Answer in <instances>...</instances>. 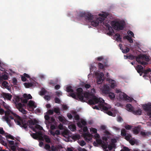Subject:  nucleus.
I'll return each mask as SVG.
<instances>
[{
	"mask_svg": "<svg viewBox=\"0 0 151 151\" xmlns=\"http://www.w3.org/2000/svg\"><path fill=\"white\" fill-rule=\"evenodd\" d=\"M71 97L75 99H79L82 102L84 101V98L89 99L88 103L90 105L95 104L99 102H101V100L104 102V100L101 98L97 97L94 95H91L89 93L87 92H83V90L81 88H79L76 89V94L72 93L71 95Z\"/></svg>",
	"mask_w": 151,
	"mask_h": 151,
	"instance_id": "obj_1",
	"label": "nucleus"
},
{
	"mask_svg": "<svg viewBox=\"0 0 151 151\" xmlns=\"http://www.w3.org/2000/svg\"><path fill=\"white\" fill-rule=\"evenodd\" d=\"M3 104L4 108L7 110L5 112V115L3 117V118L9 126L10 127H11L12 125V123L11 122L9 118L12 119H14V117L11 115L12 114L15 117V118H17V116H18V115H17L15 113H14L10 109V107L5 102H3Z\"/></svg>",
	"mask_w": 151,
	"mask_h": 151,
	"instance_id": "obj_2",
	"label": "nucleus"
},
{
	"mask_svg": "<svg viewBox=\"0 0 151 151\" xmlns=\"http://www.w3.org/2000/svg\"><path fill=\"white\" fill-rule=\"evenodd\" d=\"M14 121L17 125H19L22 127H23L25 129L27 128L28 124L29 127H31V126L35 124V125L38 123V122L36 119L33 120L31 119L27 121L25 119H22L19 116H17V118L14 119Z\"/></svg>",
	"mask_w": 151,
	"mask_h": 151,
	"instance_id": "obj_3",
	"label": "nucleus"
},
{
	"mask_svg": "<svg viewBox=\"0 0 151 151\" xmlns=\"http://www.w3.org/2000/svg\"><path fill=\"white\" fill-rule=\"evenodd\" d=\"M106 15L104 14H102L101 17H98L93 19L92 21L90 22H91V25L94 26L96 27L99 25V23H101L103 22L106 17Z\"/></svg>",
	"mask_w": 151,
	"mask_h": 151,
	"instance_id": "obj_4",
	"label": "nucleus"
},
{
	"mask_svg": "<svg viewBox=\"0 0 151 151\" xmlns=\"http://www.w3.org/2000/svg\"><path fill=\"white\" fill-rule=\"evenodd\" d=\"M124 22L122 21H113L112 24L113 28L118 30L123 29L124 27Z\"/></svg>",
	"mask_w": 151,
	"mask_h": 151,
	"instance_id": "obj_5",
	"label": "nucleus"
},
{
	"mask_svg": "<svg viewBox=\"0 0 151 151\" xmlns=\"http://www.w3.org/2000/svg\"><path fill=\"white\" fill-rule=\"evenodd\" d=\"M144 60L146 62H148L150 60V59L147 56L145 55L139 56L136 58V61L138 63L144 65H147V63L144 61Z\"/></svg>",
	"mask_w": 151,
	"mask_h": 151,
	"instance_id": "obj_6",
	"label": "nucleus"
},
{
	"mask_svg": "<svg viewBox=\"0 0 151 151\" xmlns=\"http://www.w3.org/2000/svg\"><path fill=\"white\" fill-rule=\"evenodd\" d=\"M126 107L127 110L132 112L135 115H140L141 114L142 111L141 109H139L136 110H134V109L133 107L129 104H127Z\"/></svg>",
	"mask_w": 151,
	"mask_h": 151,
	"instance_id": "obj_7",
	"label": "nucleus"
},
{
	"mask_svg": "<svg viewBox=\"0 0 151 151\" xmlns=\"http://www.w3.org/2000/svg\"><path fill=\"white\" fill-rule=\"evenodd\" d=\"M143 107L144 110L147 112V115L151 118V104H145L143 105Z\"/></svg>",
	"mask_w": 151,
	"mask_h": 151,
	"instance_id": "obj_8",
	"label": "nucleus"
},
{
	"mask_svg": "<svg viewBox=\"0 0 151 151\" xmlns=\"http://www.w3.org/2000/svg\"><path fill=\"white\" fill-rule=\"evenodd\" d=\"M119 98L121 99L124 100H125L132 101L133 99L127 96L125 93L123 92L120 93L119 95Z\"/></svg>",
	"mask_w": 151,
	"mask_h": 151,
	"instance_id": "obj_9",
	"label": "nucleus"
},
{
	"mask_svg": "<svg viewBox=\"0 0 151 151\" xmlns=\"http://www.w3.org/2000/svg\"><path fill=\"white\" fill-rule=\"evenodd\" d=\"M101 91L103 94L107 95L110 91L109 86L107 85H104L103 87L101 89Z\"/></svg>",
	"mask_w": 151,
	"mask_h": 151,
	"instance_id": "obj_10",
	"label": "nucleus"
},
{
	"mask_svg": "<svg viewBox=\"0 0 151 151\" xmlns=\"http://www.w3.org/2000/svg\"><path fill=\"white\" fill-rule=\"evenodd\" d=\"M84 17L86 20L88 22L92 21L94 17L93 15L89 12L86 13Z\"/></svg>",
	"mask_w": 151,
	"mask_h": 151,
	"instance_id": "obj_11",
	"label": "nucleus"
},
{
	"mask_svg": "<svg viewBox=\"0 0 151 151\" xmlns=\"http://www.w3.org/2000/svg\"><path fill=\"white\" fill-rule=\"evenodd\" d=\"M101 101L102 102H99V103H101V104H100V110L101 111H108V109H110V107H107L106 106H105L103 104V103H104V101L103 102H102V100H101Z\"/></svg>",
	"mask_w": 151,
	"mask_h": 151,
	"instance_id": "obj_12",
	"label": "nucleus"
},
{
	"mask_svg": "<svg viewBox=\"0 0 151 151\" xmlns=\"http://www.w3.org/2000/svg\"><path fill=\"white\" fill-rule=\"evenodd\" d=\"M66 91L68 92H70L68 95L71 96V94L74 93L76 95V92H74V90L72 89V87L71 86H69L66 87Z\"/></svg>",
	"mask_w": 151,
	"mask_h": 151,
	"instance_id": "obj_13",
	"label": "nucleus"
},
{
	"mask_svg": "<svg viewBox=\"0 0 151 151\" xmlns=\"http://www.w3.org/2000/svg\"><path fill=\"white\" fill-rule=\"evenodd\" d=\"M106 28L107 29V30L109 31V33H108V34L110 35H113L114 32L111 27V26L108 24H106Z\"/></svg>",
	"mask_w": 151,
	"mask_h": 151,
	"instance_id": "obj_14",
	"label": "nucleus"
},
{
	"mask_svg": "<svg viewBox=\"0 0 151 151\" xmlns=\"http://www.w3.org/2000/svg\"><path fill=\"white\" fill-rule=\"evenodd\" d=\"M18 109L19 111L23 114H25L27 113V111L22 107V105L21 103H19L18 104Z\"/></svg>",
	"mask_w": 151,
	"mask_h": 151,
	"instance_id": "obj_15",
	"label": "nucleus"
},
{
	"mask_svg": "<svg viewBox=\"0 0 151 151\" xmlns=\"http://www.w3.org/2000/svg\"><path fill=\"white\" fill-rule=\"evenodd\" d=\"M3 96L4 98L8 100H10L12 97V95L9 93H3Z\"/></svg>",
	"mask_w": 151,
	"mask_h": 151,
	"instance_id": "obj_16",
	"label": "nucleus"
},
{
	"mask_svg": "<svg viewBox=\"0 0 151 151\" xmlns=\"http://www.w3.org/2000/svg\"><path fill=\"white\" fill-rule=\"evenodd\" d=\"M28 106L30 108H35L37 106L35 104V102L32 100L30 101L28 104Z\"/></svg>",
	"mask_w": 151,
	"mask_h": 151,
	"instance_id": "obj_17",
	"label": "nucleus"
},
{
	"mask_svg": "<svg viewBox=\"0 0 151 151\" xmlns=\"http://www.w3.org/2000/svg\"><path fill=\"white\" fill-rule=\"evenodd\" d=\"M135 68L138 73H139L143 71V67L140 65H137V66L135 67Z\"/></svg>",
	"mask_w": 151,
	"mask_h": 151,
	"instance_id": "obj_18",
	"label": "nucleus"
},
{
	"mask_svg": "<svg viewBox=\"0 0 151 151\" xmlns=\"http://www.w3.org/2000/svg\"><path fill=\"white\" fill-rule=\"evenodd\" d=\"M143 71L144 74L143 77H144L148 76L149 73L151 71V70L150 68H148L147 70H143Z\"/></svg>",
	"mask_w": 151,
	"mask_h": 151,
	"instance_id": "obj_19",
	"label": "nucleus"
},
{
	"mask_svg": "<svg viewBox=\"0 0 151 151\" xmlns=\"http://www.w3.org/2000/svg\"><path fill=\"white\" fill-rule=\"evenodd\" d=\"M35 129L41 130L43 129V128L40 125L36 124L35 125V127H32V129L33 131L35 132H36V131L35 130Z\"/></svg>",
	"mask_w": 151,
	"mask_h": 151,
	"instance_id": "obj_20",
	"label": "nucleus"
},
{
	"mask_svg": "<svg viewBox=\"0 0 151 151\" xmlns=\"http://www.w3.org/2000/svg\"><path fill=\"white\" fill-rule=\"evenodd\" d=\"M49 132L51 135H52L53 136H54L56 134L57 135H60V131L59 130H56L55 132L53 131L50 130Z\"/></svg>",
	"mask_w": 151,
	"mask_h": 151,
	"instance_id": "obj_21",
	"label": "nucleus"
},
{
	"mask_svg": "<svg viewBox=\"0 0 151 151\" xmlns=\"http://www.w3.org/2000/svg\"><path fill=\"white\" fill-rule=\"evenodd\" d=\"M36 134L37 135V137H38L39 139L42 141L43 140L42 138L43 137V136H42V133L41 131H40L37 132Z\"/></svg>",
	"mask_w": 151,
	"mask_h": 151,
	"instance_id": "obj_22",
	"label": "nucleus"
},
{
	"mask_svg": "<svg viewBox=\"0 0 151 151\" xmlns=\"http://www.w3.org/2000/svg\"><path fill=\"white\" fill-rule=\"evenodd\" d=\"M43 139L45 140V142L48 143H49L51 142V141L50 138L48 136L46 135H43Z\"/></svg>",
	"mask_w": 151,
	"mask_h": 151,
	"instance_id": "obj_23",
	"label": "nucleus"
},
{
	"mask_svg": "<svg viewBox=\"0 0 151 151\" xmlns=\"http://www.w3.org/2000/svg\"><path fill=\"white\" fill-rule=\"evenodd\" d=\"M122 46V45L121 44L119 45V46L121 50H122V51L123 53H126L129 52V48L128 47H126L125 49L123 50V48H122L120 46Z\"/></svg>",
	"mask_w": 151,
	"mask_h": 151,
	"instance_id": "obj_24",
	"label": "nucleus"
},
{
	"mask_svg": "<svg viewBox=\"0 0 151 151\" xmlns=\"http://www.w3.org/2000/svg\"><path fill=\"white\" fill-rule=\"evenodd\" d=\"M124 39H126L130 43H133V40L131 37L129 35H126L124 37Z\"/></svg>",
	"mask_w": 151,
	"mask_h": 151,
	"instance_id": "obj_25",
	"label": "nucleus"
},
{
	"mask_svg": "<svg viewBox=\"0 0 151 151\" xmlns=\"http://www.w3.org/2000/svg\"><path fill=\"white\" fill-rule=\"evenodd\" d=\"M101 147L104 150L108 148V142H103V143L101 144Z\"/></svg>",
	"mask_w": 151,
	"mask_h": 151,
	"instance_id": "obj_26",
	"label": "nucleus"
},
{
	"mask_svg": "<svg viewBox=\"0 0 151 151\" xmlns=\"http://www.w3.org/2000/svg\"><path fill=\"white\" fill-rule=\"evenodd\" d=\"M107 95H108V96L111 99H114L115 97L114 94L112 92H109V93L107 94Z\"/></svg>",
	"mask_w": 151,
	"mask_h": 151,
	"instance_id": "obj_27",
	"label": "nucleus"
},
{
	"mask_svg": "<svg viewBox=\"0 0 151 151\" xmlns=\"http://www.w3.org/2000/svg\"><path fill=\"white\" fill-rule=\"evenodd\" d=\"M115 36L116 37V40H117L121 42L122 40V38L119 34L116 33L115 34Z\"/></svg>",
	"mask_w": 151,
	"mask_h": 151,
	"instance_id": "obj_28",
	"label": "nucleus"
},
{
	"mask_svg": "<svg viewBox=\"0 0 151 151\" xmlns=\"http://www.w3.org/2000/svg\"><path fill=\"white\" fill-rule=\"evenodd\" d=\"M80 138V136L79 134H76L72 136V139L75 141L79 139Z\"/></svg>",
	"mask_w": 151,
	"mask_h": 151,
	"instance_id": "obj_29",
	"label": "nucleus"
},
{
	"mask_svg": "<svg viewBox=\"0 0 151 151\" xmlns=\"http://www.w3.org/2000/svg\"><path fill=\"white\" fill-rule=\"evenodd\" d=\"M23 96L24 98L27 99L28 100L29 99H31L32 98V96L30 94L27 95L26 93H24L23 95Z\"/></svg>",
	"mask_w": 151,
	"mask_h": 151,
	"instance_id": "obj_30",
	"label": "nucleus"
},
{
	"mask_svg": "<svg viewBox=\"0 0 151 151\" xmlns=\"http://www.w3.org/2000/svg\"><path fill=\"white\" fill-rule=\"evenodd\" d=\"M69 128L72 131H74L76 129V127L74 125H71L69 126Z\"/></svg>",
	"mask_w": 151,
	"mask_h": 151,
	"instance_id": "obj_31",
	"label": "nucleus"
},
{
	"mask_svg": "<svg viewBox=\"0 0 151 151\" xmlns=\"http://www.w3.org/2000/svg\"><path fill=\"white\" fill-rule=\"evenodd\" d=\"M53 112L59 114H60V111L59 108L58 107L54 108L53 109Z\"/></svg>",
	"mask_w": 151,
	"mask_h": 151,
	"instance_id": "obj_32",
	"label": "nucleus"
},
{
	"mask_svg": "<svg viewBox=\"0 0 151 151\" xmlns=\"http://www.w3.org/2000/svg\"><path fill=\"white\" fill-rule=\"evenodd\" d=\"M47 91L44 88H42L40 92V95L41 96H43L46 93Z\"/></svg>",
	"mask_w": 151,
	"mask_h": 151,
	"instance_id": "obj_33",
	"label": "nucleus"
},
{
	"mask_svg": "<svg viewBox=\"0 0 151 151\" xmlns=\"http://www.w3.org/2000/svg\"><path fill=\"white\" fill-rule=\"evenodd\" d=\"M24 84L25 87L27 88L32 87L33 85V84L31 83H25Z\"/></svg>",
	"mask_w": 151,
	"mask_h": 151,
	"instance_id": "obj_34",
	"label": "nucleus"
},
{
	"mask_svg": "<svg viewBox=\"0 0 151 151\" xmlns=\"http://www.w3.org/2000/svg\"><path fill=\"white\" fill-rule=\"evenodd\" d=\"M58 119L60 122H66L65 119L63 116H59L58 117Z\"/></svg>",
	"mask_w": 151,
	"mask_h": 151,
	"instance_id": "obj_35",
	"label": "nucleus"
},
{
	"mask_svg": "<svg viewBox=\"0 0 151 151\" xmlns=\"http://www.w3.org/2000/svg\"><path fill=\"white\" fill-rule=\"evenodd\" d=\"M127 135L126 131L124 129H122L121 131V135L124 137Z\"/></svg>",
	"mask_w": 151,
	"mask_h": 151,
	"instance_id": "obj_36",
	"label": "nucleus"
},
{
	"mask_svg": "<svg viewBox=\"0 0 151 151\" xmlns=\"http://www.w3.org/2000/svg\"><path fill=\"white\" fill-rule=\"evenodd\" d=\"M110 86L111 88H114L116 86L115 81L114 80H112L110 83Z\"/></svg>",
	"mask_w": 151,
	"mask_h": 151,
	"instance_id": "obj_37",
	"label": "nucleus"
},
{
	"mask_svg": "<svg viewBox=\"0 0 151 151\" xmlns=\"http://www.w3.org/2000/svg\"><path fill=\"white\" fill-rule=\"evenodd\" d=\"M132 131L133 133L135 134H138L139 132V130L138 128L137 127H135L133 129Z\"/></svg>",
	"mask_w": 151,
	"mask_h": 151,
	"instance_id": "obj_38",
	"label": "nucleus"
},
{
	"mask_svg": "<svg viewBox=\"0 0 151 151\" xmlns=\"http://www.w3.org/2000/svg\"><path fill=\"white\" fill-rule=\"evenodd\" d=\"M86 13L85 12H80L78 13V16L80 17H85Z\"/></svg>",
	"mask_w": 151,
	"mask_h": 151,
	"instance_id": "obj_39",
	"label": "nucleus"
},
{
	"mask_svg": "<svg viewBox=\"0 0 151 151\" xmlns=\"http://www.w3.org/2000/svg\"><path fill=\"white\" fill-rule=\"evenodd\" d=\"M8 84L7 81H4L2 82V85L6 88H7L8 87Z\"/></svg>",
	"mask_w": 151,
	"mask_h": 151,
	"instance_id": "obj_40",
	"label": "nucleus"
},
{
	"mask_svg": "<svg viewBox=\"0 0 151 151\" xmlns=\"http://www.w3.org/2000/svg\"><path fill=\"white\" fill-rule=\"evenodd\" d=\"M98 66L99 69H103L104 68V66L103 64L100 63H98Z\"/></svg>",
	"mask_w": 151,
	"mask_h": 151,
	"instance_id": "obj_41",
	"label": "nucleus"
},
{
	"mask_svg": "<svg viewBox=\"0 0 151 151\" xmlns=\"http://www.w3.org/2000/svg\"><path fill=\"white\" fill-rule=\"evenodd\" d=\"M31 135L35 139H39L38 137H37V135L36 133H33L32 134H31Z\"/></svg>",
	"mask_w": 151,
	"mask_h": 151,
	"instance_id": "obj_42",
	"label": "nucleus"
},
{
	"mask_svg": "<svg viewBox=\"0 0 151 151\" xmlns=\"http://www.w3.org/2000/svg\"><path fill=\"white\" fill-rule=\"evenodd\" d=\"M115 147V145L114 144H112L111 145H109L108 147L109 151H111L112 150L113 147Z\"/></svg>",
	"mask_w": 151,
	"mask_h": 151,
	"instance_id": "obj_43",
	"label": "nucleus"
},
{
	"mask_svg": "<svg viewBox=\"0 0 151 151\" xmlns=\"http://www.w3.org/2000/svg\"><path fill=\"white\" fill-rule=\"evenodd\" d=\"M8 78V76L6 74H4L2 75V76H1V80L2 79L5 80L7 79Z\"/></svg>",
	"mask_w": 151,
	"mask_h": 151,
	"instance_id": "obj_44",
	"label": "nucleus"
},
{
	"mask_svg": "<svg viewBox=\"0 0 151 151\" xmlns=\"http://www.w3.org/2000/svg\"><path fill=\"white\" fill-rule=\"evenodd\" d=\"M127 58L129 59L130 60H132L134 59L135 56L132 55H129L126 56Z\"/></svg>",
	"mask_w": 151,
	"mask_h": 151,
	"instance_id": "obj_45",
	"label": "nucleus"
},
{
	"mask_svg": "<svg viewBox=\"0 0 151 151\" xmlns=\"http://www.w3.org/2000/svg\"><path fill=\"white\" fill-rule=\"evenodd\" d=\"M125 137V139L128 141H129L131 137V136L129 134H128L127 135H126Z\"/></svg>",
	"mask_w": 151,
	"mask_h": 151,
	"instance_id": "obj_46",
	"label": "nucleus"
},
{
	"mask_svg": "<svg viewBox=\"0 0 151 151\" xmlns=\"http://www.w3.org/2000/svg\"><path fill=\"white\" fill-rule=\"evenodd\" d=\"M103 81L102 79L101 78V77L97 79V83L98 84H101L102 83Z\"/></svg>",
	"mask_w": 151,
	"mask_h": 151,
	"instance_id": "obj_47",
	"label": "nucleus"
},
{
	"mask_svg": "<svg viewBox=\"0 0 151 151\" xmlns=\"http://www.w3.org/2000/svg\"><path fill=\"white\" fill-rule=\"evenodd\" d=\"M45 149H46V150H47L49 151H51V147L50 145L46 144L45 145Z\"/></svg>",
	"mask_w": 151,
	"mask_h": 151,
	"instance_id": "obj_48",
	"label": "nucleus"
},
{
	"mask_svg": "<svg viewBox=\"0 0 151 151\" xmlns=\"http://www.w3.org/2000/svg\"><path fill=\"white\" fill-rule=\"evenodd\" d=\"M75 114L74 118L76 120H79L80 119V116L79 115L76 114V112H74Z\"/></svg>",
	"mask_w": 151,
	"mask_h": 151,
	"instance_id": "obj_49",
	"label": "nucleus"
},
{
	"mask_svg": "<svg viewBox=\"0 0 151 151\" xmlns=\"http://www.w3.org/2000/svg\"><path fill=\"white\" fill-rule=\"evenodd\" d=\"M92 134H95L97 132V130L96 129L94 128H91L90 130Z\"/></svg>",
	"mask_w": 151,
	"mask_h": 151,
	"instance_id": "obj_50",
	"label": "nucleus"
},
{
	"mask_svg": "<svg viewBox=\"0 0 151 151\" xmlns=\"http://www.w3.org/2000/svg\"><path fill=\"white\" fill-rule=\"evenodd\" d=\"M21 99L19 96H17L15 99V101L19 104L20 100H21Z\"/></svg>",
	"mask_w": 151,
	"mask_h": 151,
	"instance_id": "obj_51",
	"label": "nucleus"
},
{
	"mask_svg": "<svg viewBox=\"0 0 151 151\" xmlns=\"http://www.w3.org/2000/svg\"><path fill=\"white\" fill-rule=\"evenodd\" d=\"M86 142L83 140L81 141V142H80L79 143V145L81 146H84L86 145Z\"/></svg>",
	"mask_w": 151,
	"mask_h": 151,
	"instance_id": "obj_52",
	"label": "nucleus"
},
{
	"mask_svg": "<svg viewBox=\"0 0 151 151\" xmlns=\"http://www.w3.org/2000/svg\"><path fill=\"white\" fill-rule=\"evenodd\" d=\"M44 98L46 100L49 101L50 99V96L48 95H45Z\"/></svg>",
	"mask_w": 151,
	"mask_h": 151,
	"instance_id": "obj_53",
	"label": "nucleus"
},
{
	"mask_svg": "<svg viewBox=\"0 0 151 151\" xmlns=\"http://www.w3.org/2000/svg\"><path fill=\"white\" fill-rule=\"evenodd\" d=\"M55 103L59 104L60 102V100L57 97L55 98Z\"/></svg>",
	"mask_w": 151,
	"mask_h": 151,
	"instance_id": "obj_54",
	"label": "nucleus"
},
{
	"mask_svg": "<svg viewBox=\"0 0 151 151\" xmlns=\"http://www.w3.org/2000/svg\"><path fill=\"white\" fill-rule=\"evenodd\" d=\"M129 149L126 147H123V149H122L120 151H129Z\"/></svg>",
	"mask_w": 151,
	"mask_h": 151,
	"instance_id": "obj_55",
	"label": "nucleus"
},
{
	"mask_svg": "<svg viewBox=\"0 0 151 151\" xmlns=\"http://www.w3.org/2000/svg\"><path fill=\"white\" fill-rule=\"evenodd\" d=\"M117 121L118 122H122L123 121V119L121 116H119L117 117Z\"/></svg>",
	"mask_w": 151,
	"mask_h": 151,
	"instance_id": "obj_56",
	"label": "nucleus"
},
{
	"mask_svg": "<svg viewBox=\"0 0 151 151\" xmlns=\"http://www.w3.org/2000/svg\"><path fill=\"white\" fill-rule=\"evenodd\" d=\"M21 101L22 102L26 104L28 100L26 98L23 99H21Z\"/></svg>",
	"mask_w": 151,
	"mask_h": 151,
	"instance_id": "obj_57",
	"label": "nucleus"
},
{
	"mask_svg": "<svg viewBox=\"0 0 151 151\" xmlns=\"http://www.w3.org/2000/svg\"><path fill=\"white\" fill-rule=\"evenodd\" d=\"M49 83L50 85L52 86H54L56 84V83L55 82L52 80H50V81Z\"/></svg>",
	"mask_w": 151,
	"mask_h": 151,
	"instance_id": "obj_58",
	"label": "nucleus"
},
{
	"mask_svg": "<svg viewBox=\"0 0 151 151\" xmlns=\"http://www.w3.org/2000/svg\"><path fill=\"white\" fill-rule=\"evenodd\" d=\"M81 123L82 125L83 126H85L86 125V122L84 120H81Z\"/></svg>",
	"mask_w": 151,
	"mask_h": 151,
	"instance_id": "obj_59",
	"label": "nucleus"
},
{
	"mask_svg": "<svg viewBox=\"0 0 151 151\" xmlns=\"http://www.w3.org/2000/svg\"><path fill=\"white\" fill-rule=\"evenodd\" d=\"M100 104H99L98 106L95 105L94 106V107H93L94 109H96L97 110H100Z\"/></svg>",
	"mask_w": 151,
	"mask_h": 151,
	"instance_id": "obj_60",
	"label": "nucleus"
},
{
	"mask_svg": "<svg viewBox=\"0 0 151 151\" xmlns=\"http://www.w3.org/2000/svg\"><path fill=\"white\" fill-rule=\"evenodd\" d=\"M5 132L3 128L1 127L0 128V134L2 135L5 134Z\"/></svg>",
	"mask_w": 151,
	"mask_h": 151,
	"instance_id": "obj_61",
	"label": "nucleus"
},
{
	"mask_svg": "<svg viewBox=\"0 0 151 151\" xmlns=\"http://www.w3.org/2000/svg\"><path fill=\"white\" fill-rule=\"evenodd\" d=\"M62 108L63 110H66L68 109V107L65 104H63L62 105Z\"/></svg>",
	"mask_w": 151,
	"mask_h": 151,
	"instance_id": "obj_62",
	"label": "nucleus"
},
{
	"mask_svg": "<svg viewBox=\"0 0 151 151\" xmlns=\"http://www.w3.org/2000/svg\"><path fill=\"white\" fill-rule=\"evenodd\" d=\"M125 127L127 130H130L132 128L131 126L129 125H126Z\"/></svg>",
	"mask_w": 151,
	"mask_h": 151,
	"instance_id": "obj_63",
	"label": "nucleus"
},
{
	"mask_svg": "<svg viewBox=\"0 0 151 151\" xmlns=\"http://www.w3.org/2000/svg\"><path fill=\"white\" fill-rule=\"evenodd\" d=\"M56 95L58 97L62 95V93L61 92L57 91L55 92Z\"/></svg>",
	"mask_w": 151,
	"mask_h": 151,
	"instance_id": "obj_64",
	"label": "nucleus"
}]
</instances>
